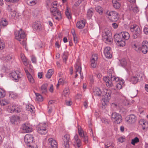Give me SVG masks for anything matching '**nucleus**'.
Listing matches in <instances>:
<instances>
[{"label":"nucleus","mask_w":148,"mask_h":148,"mask_svg":"<svg viewBox=\"0 0 148 148\" xmlns=\"http://www.w3.org/2000/svg\"><path fill=\"white\" fill-rule=\"evenodd\" d=\"M66 15L68 18L69 19H71V11L70 8L68 6H66V8L65 11Z\"/></svg>","instance_id":"nucleus-29"},{"label":"nucleus","mask_w":148,"mask_h":148,"mask_svg":"<svg viewBox=\"0 0 148 148\" xmlns=\"http://www.w3.org/2000/svg\"><path fill=\"white\" fill-rule=\"evenodd\" d=\"M102 93L101 90L99 88H94L93 91V94L96 96H100Z\"/></svg>","instance_id":"nucleus-27"},{"label":"nucleus","mask_w":148,"mask_h":148,"mask_svg":"<svg viewBox=\"0 0 148 148\" xmlns=\"http://www.w3.org/2000/svg\"><path fill=\"white\" fill-rule=\"evenodd\" d=\"M29 82L31 84H34V80L31 75L29 74L27 76Z\"/></svg>","instance_id":"nucleus-34"},{"label":"nucleus","mask_w":148,"mask_h":148,"mask_svg":"<svg viewBox=\"0 0 148 148\" xmlns=\"http://www.w3.org/2000/svg\"><path fill=\"white\" fill-rule=\"evenodd\" d=\"M22 129L23 133L31 132L32 131V129L29 124L25 123L23 124L22 126Z\"/></svg>","instance_id":"nucleus-15"},{"label":"nucleus","mask_w":148,"mask_h":148,"mask_svg":"<svg viewBox=\"0 0 148 148\" xmlns=\"http://www.w3.org/2000/svg\"><path fill=\"white\" fill-rule=\"evenodd\" d=\"M143 32L145 34L148 35V26H145L143 29Z\"/></svg>","instance_id":"nucleus-54"},{"label":"nucleus","mask_w":148,"mask_h":148,"mask_svg":"<svg viewBox=\"0 0 148 148\" xmlns=\"http://www.w3.org/2000/svg\"><path fill=\"white\" fill-rule=\"evenodd\" d=\"M36 129L38 133L41 134H45L48 131L47 125L45 123L39 124Z\"/></svg>","instance_id":"nucleus-7"},{"label":"nucleus","mask_w":148,"mask_h":148,"mask_svg":"<svg viewBox=\"0 0 148 148\" xmlns=\"http://www.w3.org/2000/svg\"><path fill=\"white\" fill-rule=\"evenodd\" d=\"M137 119L136 116L134 114L127 116L125 118L126 122L128 124H131L135 123Z\"/></svg>","instance_id":"nucleus-14"},{"label":"nucleus","mask_w":148,"mask_h":148,"mask_svg":"<svg viewBox=\"0 0 148 148\" xmlns=\"http://www.w3.org/2000/svg\"><path fill=\"white\" fill-rule=\"evenodd\" d=\"M109 90H107L106 92V94L105 96H107L108 97H110L111 92Z\"/></svg>","instance_id":"nucleus-58"},{"label":"nucleus","mask_w":148,"mask_h":148,"mask_svg":"<svg viewBox=\"0 0 148 148\" xmlns=\"http://www.w3.org/2000/svg\"><path fill=\"white\" fill-rule=\"evenodd\" d=\"M68 53L67 52H64L62 56V58L63 62L66 63V61L68 59Z\"/></svg>","instance_id":"nucleus-37"},{"label":"nucleus","mask_w":148,"mask_h":148,"mask_svg":"<svg viewBox=\"0 0 148 148\" xmlns=\"http://www.w3.org/2000/svg\"><path fill=\"white\" fill-rule=\"evenodd\" d=\"M20 118L18 116H13L10 118V122L12 124H16L20 120Z\"/></svg>","instance_id":"nucleus-23"},{"label":"nucleus","mask_w":148,"mask_h":148,"mask_svg":"<svg viewBox=\"0 0 148 148\" xmlns=\"http://www.w3.org/2000/svg\"><path fill=\"white\" fill-rule=\"evenodd\" d=\"M106 14L109 19L112 21H116L118 19V14L115 11H108L107 12Z\"/></svg>","instance_id":"nucleus-10"},{"label":"nucleus","mask_w":148,"mask_h":148,"mask_svg":"<svg viewBox=\"0 0 148 148\" xmlns=\"http://www.w3.org/2000/svg\"><path fill=\"white\" fill-rule=\"evenodd\" d=\"M15 38L20 42V43L25 47L26 46V38L24 32L21 29L19 31L15 33Z\"/></svg>","instance_id":"nucleus-2"},{"label":"nucleus","mask_w":148,"mask_h":148,"mask_svg":"<svg viewBox=\"0 0 148 148\" xmlns=\"http://www.w3.org/2000/svg\"><path fill=\"white\" fill-rule=\"evenodd\" d=\"M132 47L135 50L137 51H138L139 50V46L138 43L134 44Z\"/></svg>","instance_id":"nucleus-50"},{"label":"nucleus","mask_w":148,"mask_h":148,"mask_svg":"<svg viewBox=\"0 0 148 148\" xmlns=\"http://www.w3.org/2000/svg\"><path fill=\"white\" fill-rule=\"evenodd\" d=\"M120 34L123 40H127L129 39L130 35L127 32H121Z\"/></svg>","instance_id":"nucleus-22"},{"label":"nucleus","mask_w":148,"mask_h":148,"mask_svg":"<svg viewBox=\"0 0 148 148\" xmlns=\"http://www.w3.org/2000/svg\"><path fill=\"white\" fill-rule=\"evenodd\" d=\"M93 12L94 10L92 8L88 10L87 12V16L89 18H90L92 16Z\"/></svg>","instance_id":"nucleus-36"},{"label":"nucleus","mask_w":148,"mask_h":148,"mask_svg":"<svg viewBox=\"0 0 148 148\" xmlns=\"http://www.w3.org/2000/svg\"><path fill=\"white\" fill-rule=\"evenodd\" d=\"M33 140V137L32 135L30 134H27L24 138V140L25 143L27 144H30L32 143Z\"/></svg>","instance_id":"nucleus-18"},{"label":"nucleus","mask_w":148,"mask_h":148,"mask_svg":"<svg viewBox=\"0 0 148 148\" xmlns=\"http://www.w3.org/2000/svg\"><path fill=\"white\" fill-rule=\"evenodd\" d=\"M110 98V97H108L107 96L104 95L101 100V103L102 105L104 106L106 105L108 103L109 100Z\"/></svg>","instance_id":"nucleus-25"},{"label":"nucleus","mask_w":148,"mask_h":148,"mask_svg":"<svg viewBox=\"0 0 148 148\" xmlns=\"http://www.w3.org/2000/svg\"><path fill=\"white\" fill-rule=\"evenodd\" d=\"M8 25V22L7 20L5 18L3 19L0 22V25L3 26H5Z\"/></svg>","instance_id":"nucleus-43"},{"label":"nucleus","mask_w":148,"mask_h":148,"mask_svg":"<svg viewBox=\"0 0 148 148\" xmlns=\"http://www.w3.org/2000/svg\"><path fill=\"white\" fill-rule=\"evenodd\" d=\"M31 60L32 62L34 63H36V59L35 57L33 56H31Z\"/></svg>","instance_id":"nucleus-59"},{"label":"nucleus","mask_w":148,"mask_h":148,"mask_svg":"<svg viewBox=\"0 0 148 148\" xmlns=\"http://www.w3.org/2000/svg\"><path fill=\"white\" fill-rule=\"evenodd\" d=\"M65 103L67 106H71L72 104V102L71 100L66 101Z\"/></svg>","instance_id":"nucleus-60"},{"label":"nucleus","mask_w":148,"mask_h":148,"mask_svg":"<svg viewBox=\"0 0 148 148\" xmlns=\"http://www.w3.org/2000/svg\"><path fill=\"white\" fill-rule=\"evenodd\" d=\"M9 76L12 80L16 82H18L23 76L22 73L18 71L11 72Z\"/></svg>","instance_id":"nucleus-5"},{"label":"nucleus","mask_w":148,"mask_h":148,"mask_svg":"<svg viewBox=\"0 0 148 148\" xmlns=\"http://www.w3.org/2000/svg\"><path fill=\"white\" fill-rule=\"evenodd\" d=\"M138 28V26L136 25H132L130 27L131 31L133 32V36L134 38H137L139 35Z\"/></svg>","instance_id":"nucleus-12"},{"label":"nucleus","mask_w":148,"mask_h":148,"mask_svg":"<svg viewBox=\"0 0 148 148\" xmlns=\"http://www.w3.org/2000/svg\"><path fill=\"white\" fill-rule=\"evenodd\" d=\"M111 118L114 123L117 124L120 123L122 121V117L119 113L116 112H113L112 114Z\"/></svg>","instance_id":"nucleus-8"},{"label":"nucleus","mask_w":148,"mask_h":148,"mask_svg":"<svg viewBox=\"0 0 148 148\" xmlns=\"http://www.w3.org/2000/svg\"><path fill=\"white\" fill-rule=\"evenodd\" d=\"M58 82L61 85L64 84V82L63 79L62 78H60L59 79Z\"/></svg>","instance_id":"nucleus-63"},{"label":"nucleus","mask_w":148,"mask_h":148,"mask_svg":"<svg viewBox=\"0 0 148 148\" xmlns=\"http://www.w3.org/2000/svg\"><path fill=\"white\" fill-rule=\"evenodd\" d=\"M32 27L35 30H40L42 28L41 23L38 21H36L34 23Z\"/></svg>","instance_id":"nucleus-20"},{"label":"nucleus","mask_w":148,"mask_h":148,"mask_svg":"<svg viewBox=\"0 0 148 148\" xmlns=\"http://www.w3.org/2000/svg\"><path fill=\"white\" fill-rule=\"evenodd\" d=\"M75 78H77L78 76V74H79L80 76V78L82 79L83 78L82 72V67L80 62L79 60H78L76 63L75 65Z\"/></svg>","instance_id":"nucleus-6"},{"label":"nucleus","mask_w":148,"mask_h":148,"mask_svg":"<svg viewBox=\"0 0 148 148\" xmlns=\"http://www.w3.org/2000/svg\"><path fill=\"white\" fill-rule=\"evenodd\" d=\"M49 144L50 145V148H57L58 145L56 141L52 138H50L48 140Z\"/></svg>","instance_id":"nucleus-21"},{"label":"nucleus","mask_w":148,"mask_h":148,"mask_svg":"<svg viewBox=\"0 0 148 148\" xmlns=\"http://www.w3.org/2000/svg\"><path fill=\"white\" fill-rule=\"evenodd\" d=\"M106 148H115L114 144L112 142H107L105 144Z\"/></svg>","instance_id":"nucleus-33"},{"label":"nucleus","mask_w":148,"mask_h":148,"mask_svg":"<svg viewBox=\"0 0 148 148\" xmlns=\"http://www.w3.org/2000/svg\"><path fill=\"white\" fill-rule=\"evenodd\" d=\"M7 2H10L14 3H18L19 0H5Z\"/></svg>","instance_id":"nucleus-53"},{"label":"nucleus","mask_w":148,"mask_h":148,"mask_svg":"<svg viewBox=\"0 0 148 148\" xmlns=\"http://www.w3.org/2000/svg\"><path fill=\"white\" fill-rule=\"evenodd\" d=\"M138 79L137 76H133L130 78V81L133 84H136L138 82Z\"/></svg>","instance_id":"nucleus-35"},{"label":"nucleus","mask_w":148,"mask_h":148,"mask_svg":"<svg viewBox=\"0 0 148 148\" xmlns=\"http://www.w3.org/2000/svg\"><path fill=\"white\" fill-rule=\"evenodd\" d=\"M96 11L99 14L102 13L103 11L102 8L100 6H97L96 7Z\"/></svg>","instance_id":"nucleus-49"},{"label":"nucleus","mask_w":148,"mask_h":148,"mask_svg":"<svg viewBox=\"0 0 148 148\" xmlns=\"http://www.w3.org/2000/svg\"><path fill=\"white\" fill-rule=\"evenodd\" d=\"M85 22L84 20H81L77 22L76 24L77 27L79 29L83 28L85 26Z\"/></svg>","instance_id":"nucleus-26"},{"label":"nucleus","mask_w":148,"mask_h":148,"mask_svg":"<svg viewBox=\"0 0 148 148\" xmlns=\"http://www.w3.org/2000/svg\"><path fill=\"white\" fill-rule=\"evenodd\" d=\"M121 66L123 67L125 66L127 64V62L124 59H122L120 61Z\"/></svg>","instance_id":"nucleus-52"},{"label":"nucleus","mask_w":148,"mask_h":148,"mask_svg":"<svg viewBox=\"0 0 148 148\" xmlns=\"http://www.w3.org/2000/svg\"><path fill=\"white\" fill-rule=\"evenodd\" d=\"M36 3V0H27V4L30 5H33Z\"/></svg>","instance_id":"nucleus-42"},{"label":"nucleus","mask_w":148,"mask_h":148,"mask_svg":"<svg viewBox=\"0 0 148 148\" xmlns=\"http://www.w3.org/2000/svg\"><path fill=\"white\" fill-rule=\"evenodd\" d=\"M114 40L117 45L120 47H123L125 45V41L123 40L120 33L114 35Z\"/></svg>","instance_id":"nucleus-9"},{"label":"nucleus","mask_w":148,"mask_h":148,"mask_svg":"<svg viewBox=\"0 0 148 148\" xmlns=\"http://www.w3.org/2000/svg\"><path fill=\"white\" fill-rule=\"evenodd\" d=\"M26 109L27 111L32 112H33L34 109V106L30 104H29L26 105Z\"/></svg>","instance_id":"nucleus-39"},{"label":"nucleus","mask_w":148,"mask_h":148,"mask_svg":"<svg viewBox=\"0 0 148 148\" xmlns=\"http://www.w3.org/2000/svg\"><path fill=\"white\" fill-rule=\"evenodd\" d=\"M73 41L75 43H77L78 41V38L76 35H74L73 36Z\"/></svg>","instance_id":"nucleus-61"},{"label":"nucleus","mask_w":148,"mask_h":148,"mask_svg":"<svg viewBox=\"0 0 148 148\" xmlns=\"http://www.w3.org/2000/svg\"><path fill=\"white\" fill-rule=\"evenodd\" d=\"M98 55L97 54L93 55L91 58L90 65L93 68H95L97 66Z\"/></svg>","instance_id":"nucleus-13"},{"label":"nucleus","mask_w":148,"mask_h":148,"mask_svg":"<svg viewBox=\"0 0 148 148\" xmlns=\"http://www.w3.org/2000/svg\"><path fill=\"white\" fill-rule=\"evenodd\" d=\"M53 69H49L46 75V77L48 78H51L53 73Z\"/></svg>","instance_id":"nucleus-38"},{"label":"nucleus","mask_w":148,"mask_h":148,"mask_svg":"<svg viewBox=\"0 0 148 148\" xmlns=\"http://www.w3.org/2000/svg\"><path fill=\"white\" fill-rule=\"evenodd\" d=\"M110 49V47H105L104 49L103 53L105 56L108 58H110L112 57Z\"/></svg>","instance_id":"nucleus-17"},{"label":"nucleus","mask_w":148,"mask_h":148,"mask_svg":"<svg viewBox=\"0 0 148 148\" xmlns=\"http://www.w3.org/2000/svg\"><path fill=\"white\" fill-rule=\"evenodd\" d=\"M9 103V102L8 101L6 100L0 101V104L1 106H4L8 104Z\"/></svg>","instance_id":"nucleus-47"},{"label":"nucleus","mask_w":148,"mask_h":148,"mask_svg":"<svg viewBox=\"0 0 148 148\" xmlns=\"http://www.w3.org/2000/svg\"><path fill=\"white\" fill-rule=\"evenodd\" d=\"M78 133L79 135L81 137H82L85 135H84V131L80 127H78Z\"/></svg>","instance_id":"nucleus-40"},{"label":"nucleus","mask_w":148,"mask_h":148,"mask_svg":"<svg viewBox=\"0 0 148 148\" xmlns=\"http://www.w3.org/2000/svg\"><path fill=\"white\" fill-rule=\"evenodd\" d=\"M8 111L10 113H13L14 112L19 113L21 111V109L17 105L14 104L9 105L7 108Z\"/></svg>","instance_id":"nucleus-11"},{"label":"nucleus","mask_w":148,"mask_h":148,"mask_svg":"<svg viewBox=\"0 0 148 148\" xmlns=\"http://www.w3.org/2000/svg\"><path fill=\"white\" fill-rule=\"evenodd\" d=\"M9 96L10 98L14 99L17 97V95L16 93L13 92H9Z\"/></svg>","instance_id":"nucleus-44"},{"label":"nucleus","mask_w":148,"mask_h":148,"mask_svg":"<svg viewBox=\"0 0 148 148\" xmlns=\"http://www.w3.org/2000/svg\"><path fill=\"white\" fill-rule=\"evenodd\" d=\"M125 137H121L118 138V140L119 142H120L121 143H123L125 141Z\"/></svg>","instance_id":"nucleus-57"},{"label":"nucleus","mask_w":148,"mask_h":148,"mask_svg":"<svg viewBox=\"0 0 148 148\" xmlns=\"http://www.w3.org/2000/svg\"><path fill=\"white\" fill-rule=\"evenodd\" d=\"M103 40L105 42L108 44H111L113 39L111 36V33L109 30H106L102 34Z\"/></svg>","instance_id":"nucleus-4"},{"label":"nucleus","mask_w":148,"mask_h":148,"mask_svg":"<svg viewBox=\"0 0 148 148\" xmlns=\"http://www.w3.org/2000/svg\"><path fill=\"white\" fill-rule=\"evenodd\" d=\"M69 94V90L68 88H65L63 90V95L65 97H67Z\"/></svg>","instance_id":"nucleus-41"},{"label":"nucleus","mask_w":148,"mask_h":148,"mask_svg":"<svg viewBox=\"0 0 148 148\" xmlns=\"http://www.w3.org/2000/svg\"><path fill=\"white\" fill-rule=\"evenodd\" d=\"M113 7L115 9H119L121 7V2L115 0H113L112 1Z\"/></svg>","instance_id":"nucleus-28"},{"label":"nucleus","mask_w":148,"mask_h":148,"mask_svg":"<svg viewBox=\"0 0 148 148\" xmlns=\"http://www.w3.org/2000/svg\"><path fill=\"white\" fill-rule=\"evenodd\" d=\"M82 138H83V141L84 142V143L86 144L88 142V136L86 135H85Z\"/></svg>","instance_id":"nucleus-56"},{"label":"nucleus","mask_w":148,"mask_h":148,"mask_svg":"<svg viewBox=\"0 0 148 148\" xmlns=\"http://www.w3.org/2000/svg\"><path fill=\"white\" fill-rule=\"evenodd\" d=\"M12 58V57L10 56H5L4 58V60L7 61H9Z\"/></svg>","instance_id":"nucleus-55"},{"label":"nucleus","mask_w":148,"mask_h":148,"mask_svg":"<svg viewBox=\"0 0 148 148\" xmlns=\"http://www.w3.org/2000/svg\"><path fill=\"white\" fill-rule=\"evenodd\" d=\"M47 84H45L42 85L41 87V92L42 93L45 94L47 91Z\"/></svg>","instance_id":"nucleus-32"},{"label":"nucleus","mask_w":148,"mask_h":148,"mask_svg":"<svg viewBox=\"0 0 148 148\" xmlns=\"http://www.w3.org/2000/svg\"><path fill=\"white\" fill-rule=\"evenodd\" d=\"M111 107L112 108H116L117 107V105L115 103H112L111 105Z\"/></svg>","instance_id":"nucleus-64"},{"label":"nucleus","mask_w":148,"mask_h":148,"mask_svg":"<svg viewBox=\"0 0 148 148\" xmlns=\"http://www.w3.org/2000/svg\"><path fill=\"white\" fill-rule=\"evenodd\" d=\"M5 46L4 42L0 39V49H3L4 48Z\"/></svg>","instance_id":"nucleus-51"},{"label":"nucleus","mask_w":148,"mask_h":148,"mask_svg":"<svg viewBox=\"0 0 148 148\" xmlns=\"http://www.w3.org/2000/svg\"><path fill=\"white\" fill-rule=\"evenodd\" d=\"M139 142V138L137 137H136L134 139H132L131 144L134 145L135 144Z\"/></svg>","instance_id":"nucleus-45"},{"label":"nucleus","mask_w":148,"mask_h":148,"mask_svg":"<svg viewBox=\"0 0 148 148\" xmlns=\"http://www.w3.org/2000/svg\"><path fill=\"white\" fill-rule=\"evenodd\" d=\"M20 57L24 65L26 66H27L28 64L27 60L24 54L21 53L20 55Z\"/></svg>","instance_id":"nucleus-30"},{"label":"nucleus","mask_w":148,"mask_h":148,"mask_svg":"<svg viewBox=\"0 0 148 148\" xmlns=\"http://www.w3.org/2000/svg\"><path fill=\"white\" fill-rule=\"evenodd\" d=\"M58 3L56 1L53 2L51 4V7L50 10L52 14L55 16V18L59 21L62 18L61 14L60 12L57 10Z\"/></svg>","instance_id":"nucleus-3"},{"label":"nucleus","mask_w":148,"mask_h":148,"mask_svg":"<svg viewBox=\"0 0 148 148\" xmlns=\"http://www.w3.org/2000/svg\"><path fill=\"white\" fill-rule=\"evenodd\" d=\"M139 125H142L143 130L148 127V122L145 120L142 119L140 120Z\"/></svg>","instance_id":"nucleus-24"},{"label":"nucleus","mask_w":148,"mask_h":148,"mask_svg":"<svg viewBox=\"0 0 148 148\" xmlns=\"http://www.w3.org/2000/svg\"><path fill=\"white\" fill-rule=\"evenodd\" d=\"M142 46L141 48L142 52L144 54L147 53L148 51V41H143L142 43Z\"/></svg>","instance_id":"nucleus-19"},{"label":"nucleus","mask_w":148,"mask_h":148,"mask_svg":"<svg viewBox=\"0 0 148 148\" xmlns=\"http://www.w3.org/2000/svg\"><path fill=\"white\" fill-rule=\"evenodd\" d=\"M5 95V90L0 88V98L4 97Z\"/></svg>","instance_id":"nucleus-48"},{"label":"nucleus","mask_w":148,"mask_h":148,"mask_svg":"<svg viewBox=\"0 0 148 148\" xmlns=\"http://www.w3.org/2000/svg\"><path fill=\"white\" fill-rule=\"evenodd\" d=\"M101 121L102 122L106 124H108V123L109 122L108 120L105 118H103L101 119Z\"/></svg>","instance_id":"nucleus-62"},{"label":"nucleus","mask_w":148,"mask_h":148,"mask_svg":"<svg viewBox=\"0 0 148 148\" xmlns=\"http://www.w3.org/2000/svg\"><path fill=\"white\" fill-rule=\"evenodd\" d=\"M70 136L68 134H66L63 138L64 145L66 148H68L69 147V141L70 140Z\"/></svg>","instance_id":"nucleus-16"},{"label":"nucleus","mask_w":148,"mask_h":148,"mask_svg":"<svg viewBox=\"0 0 148 148\" xmlns=\"http://www.w3.org/2000/svg\"><path fill=\"white\" fill-rule=\"evenodd\" d=\"M36 99L39 101H43V97L42 96L38 93H36Z\"/></svg>","instance_id":"nucleus-46"},{"label":"nucleus","mask_w":148,"mask_h":148,"mask_svg":"<svg viewBox=\"0 0 148 148\" xmlns=\"http://www.w3.org/2000/svg\"><path fill=\"white\" fill-rule=\"evenodd\" d=\"M74 139L75 141V143H76L77 146L78 147H80L81 142L80 140L79 139L78 136L77 135H75L74 136Z\"/></svg>","instance_id":"nucleus-31"},{"label":"nucleus","mask_w":148,"mask_h":148,"mask_svg":"<svg viewBox=\"0 0 148 148\" xmlns=\"http://www.w3.org/2000/svg\"><path fill=\"white\" fill-rule=\"evenodd\" d=\"M103 80L106 82V85L108 87H111L116 82H119L116 86V88L118 89H121L122 85L124 83L123 79L120 80L118 77L114 76L113 74L109 73L108 76L105 77Z\"/></svg>","instance_id":"nucleus-1"}]
</instances>
